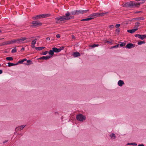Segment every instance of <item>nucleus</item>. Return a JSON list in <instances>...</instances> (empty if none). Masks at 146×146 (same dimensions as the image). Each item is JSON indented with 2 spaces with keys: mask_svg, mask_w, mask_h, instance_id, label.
Listing matches in <instances>:
<instances>
[{
  "mask_svg": "<svg viewBox=\"0 0 146 146\" xmlns=\"http://www.w3.org/2000/svg\"><path fill=\"white\" fill-rule=\"evenodd\" d=\"M73 18V17L70 16V13L67 12L65 14V15L61 16L56 18L57 22H64L66 21L69 20Z\"/></svg>",
  "mask_w": 146,
  "mask_h": 146,
  "instance_id": "nucleus-1",
  "label": "nucleus"
},
{
  "mask_svg": "<svg viewBox=\"0 0 146 146\" xmlns=\"http://www.w3.org/2000/svg\"><path fill=\"white\" fill-rule=\"evenodd\" d=\"M140 4V3H135V2L131 1L123 5V6L126 7H139Z\"/></svg>",
  "mask_w": 146,
  "mask_h": 146,
  "instance_id": "nucleus-2",
  "label": "nucleus"
},
{
  "mask_svg": "<svg viewBox=\"0 0 146 146\" xmlns=\"http://www.w3.org/2000/svg\"><path fill=\"white\" fill-rule=\"evenodd\" d=\"M89 10H76L74 11L71 12V14L73 15H78L80 14H83L86 13Z\"/></svg>",
  "mask_w": 146,
  "mask_h": 146,
  "instance_id": "nucleus-3",
  "label": "nucleus"
},
{
  "mask_svg": "<svg viewBox=\"0 0 146 146\" xmlns=\"http://www.w3.org/2000/svg\"><path fill=\"white\" fill-rule=\"evenodd\" d=\"M48 14H46L37 15L33 17H32V19L33 20H38L41 19L46 18L48 17Z\"/></svg>",
  "mask_w": 146,
  "mask_h": 146,
  "instance_id": "nucleus-4",
  "label": "nucleus"
},
{
  "mask_svg": "<svg viewBox=\"0 0 146 146\" xmlns=\"http://www.w3.org/2000/svg\"><path fill=\"white\" fill-rule=\"evenodd\" d=\"M76 118L78 121L80 122H83L85 120L86 117L82 114H80L76 115Z\"/></svg>",
  "mask_w": 146,
  "mask_h": 146,
  "instance_id": "nucleus-5",
  "label": "nucleus"
},
{
  "mask_svg": "<svg viewBox=\"0 0 146 146\" xmlns=\"http://www.w3.org/2000/svg\"><path fill=\"white\" fill-rule=\"evenodd\" d=\"M32 24L33 25L31 27H40L42 26V24L39 21H34L32 22Z\"/></svg>",
  "mask_w": 146,
  "mask_h": 146,
  "instance_id": "nucleus-6",
  "label": "nucleus"
},
{
  "mask_svg": "<svg viewBox=\"0 0 146 146\" xmlns=\"http://www.w3.org/2000/svg\"><path fill=\"white\" fill-rule=\"evenodd\" d=\"M110 139L111 140H115L116 138V135L113 133H111L109 135Z\"/></svg>",
  "mask_w": 146,
  "mask_h": 146,
  "instance_id": "nucleus-7",
  "label": "nucleus"
},
{
  "mask_svg": "<svg viewBox=\"0 0 146 146\" xmlns=\"http://www.w3.org/2000/svg\"><path fill=\"white\" fill-rule=\"evenodd\" d=\"M135 36L136 37H138L139 38L142 40L143 39L146 37V35H140L139 34H136L135 35Z\"/></svg>",
  "mask_w": 146,
  "mask_h": 146,
  "instance_id": "nucleus-8",
  "label": "nucleus"
},
{
  "mask_svg": "<svg viewBox=\"0 0 146 146\" xmlns=\"http://www.w3.org/2000/svg\"><path fill=\"white\" fill-rule=\"evenodd\" d=\"M26 38L25 37H23L21 38H20L17 39V40L18 41V43H23V41L26 40Z\"/></svg>",
  "mask_w": 146,
  "mask_h": 146,
  "instance_id": "nucleus-9",
  "label": "nucleus"
},
{
  "mask_svg": "<svg viewBox=\"0 0 146 146\" xmlns=\"http://www.w3.org/2000/svg\"><path fill=\"white\" fill-rule=\"evenodd\" d=\"M52 57L51 56H43L42 57L39 58L38 59V60H41V59H44L45 60H47L50 58Z\"/></svg>",
  "mask_w": 146,
  "mask_h": 146,
  "instance_id": "nucleus-10",
  "label": "nucleus"
},
{
  "mask_svg": "<svg viewBox=\"0 0 146 146\" xmlns=\"http://www.w3.org/2000/svg\"><path fill=\"white\" fill-rule=\"evenodd\" d=\"M18 43V41L17 39H14L11 41H8L7 42V44H11L12 43Z\"/></svg>",
  "mask_w": 146,
  "mask_h": 146,
  "instance_id": "nucleus-11",
  "label": "nucleus"
},
{
  "mask_svg": "<svg viewBox=\"0 0 146 146\" xmlns=\"http://www.w3.org/2000/svg\"><path fill=\"white\" fill-rule=\"evenodd\" d=\"M26 126L25 125H23L18 127L16 128V130L20 131L23 129Z\"/></svg>",
  "mask_w": 146,
  "mask_h": 146,
  "instance_id": "nucleus-12",
  "label": "nucleus"
},
{
  "mask_svg": "<svg viewBox=\"0 0 146 146\" xmlns=\"http://www.w3.org/2000/svg\"><path fill=\"white\" fill-rule=\"evenodd\" d=\"M134 47L133 44L131 43L127 44L126 45V47L128 49L133 48Z\"/></svg>",
  "mask_w": 146,
  "mask_h": 146,
  "instance_id": "nucleus-13",
  "label": "nucleus"
},
{
  "mask_svg": "<svg viewBox=\"0 0 146 146\" xmlns=\"http://www.w3.org/2000/svg\"><path fill=\"white\" fill-rule=\"evenodd\" d=\"M117 84L119 86L121 87L124 84V83L123 81L120 80L118 81Z\"/></svg>",
  "mask_w": 146,
  "mask_h": 146,
  "instance_id": "nucleus-14",
  "label": "nucleus"
},
{
  "mask_svg": "<svg viewBox=\"0 0 146 146\" xmlns=\"http://www.w3.org/2000/svg\"><path fill=\"white\" fill-rule=\"evenodd\" d=\"M137 30L138 29L137 28H136L128 30H127V31L130 33H133Z\"/></svg>",
  "mask_w": 146,
  "mask_h": 146,
  "instance_id": "nucleus-15",
  "label": "nucleus"
},
{
  "mask_svg": "<svg viewBox=\"0 0 146 146\" xmlns=\"http://www.w3.org/2000/svg\"><path fill=\"white\" fill-rule=\"evenodd\" d=\"M98 13H95L91 14L89 16L90 17H98Z\"/></svg>",
  "mask_w": 146,
  "mask_h": 146,
  "instance_id": "nucleus-16",
  "label": "nucleus"
},
{
  "mask_svg": "<svg viewBox=\"0 0 146 146\" xmlns=\"http://www.w3.org/2000/svg\"><path fill=\"white\" fill-rule=\"evenodd\" d=\"M72 55L74 57H77L79 56H80V54L78 52H75L73 53Z\"/></svg>",
  "mask_w": 146,
  "mask_h": 146,
  "instance_id": "nucleus-17",
  "label": "nucleus"
},
{
  "mask_svg": "<svg viewBox=\"0 0 146 146\" xmlns=\"http://www.w3.org/2000/svg\"><path fill=\"white\" fill-rule=\"evenodd\" d=\"M54 52H60L58 48H56L54 47L52 48Z\"/></svg>",
  "mask_w": 146,
  "mask_h": 146,
  "instance_id": "nucleus-18",
  "label": "nucleus"
},
{
  "mask_svg": "<svg viewBox=\"0 0 146 146\" xmlns=\"http://www.w3.org/2000/svg\"><path fill=\"white\" fill-rule=\"evenodd\" d=\"M93 19V17H89L88 18L83 19L81 20V21H89L90 20L92 19Z\"/></svg>",
  "mask_w": 146,
  "mask_h": 146,
  "instance_id": "nucleus-19",
  "label": "nucleus"
},
{
  "mask_svg": "<svg viewBox=\"0 0 146 146\" xmlns=\"http://www.w3.org/2000/svg\"><path fill=\"white\" fill-rule=\"evenodd\" d=\"M45 48L44 47H36L35 49L37 50H42Z\"/></svg>",
  "mask_w": 146,
  "mask_h": 146,
  "instance_id": "nucleus-20",
  "label": "nucleus"
},
{
  "mask_svg": "<svg viewBox=\"0 0 146 146\" xmlns=\"http://www.w3.org/2000/svg\"><path fill=\"white\" fill-rule=\"evenodd\" d=\"M135 20H142L144 19V18L143 17L136 18L134 19Z\"/></svg>",
  "mask_w": 146,
  "mask_h": 146,
  "instance_id": "nucleus-21",
  "label": "nucleus"
},
{
  "mask_svg": "<svg viewBox=\"0 0 146 146\" xmlns=\"http://www.w3.org/2000/svg\"><path fill=\"white\" fill-rule=\"evenodd\" d=\"M8 66L9 67L16 65L17 64H14L13 63H11L10 62H9L8 63Z\"/></svg>",
  "mask_w": 146,
  "mask_h": 146,
  "instance_id": "nucleus-22",
  "label": "nucleus"
},
{
  "mask_svg": "<svg viewBox=\"0 0 146 146\" xmlns=\"http://www.w3.org/2000/svg\"><path fill=\"white\" fill-rule=\"evenodd\" d=\"M49 54L52 56H53V55L54 54V52L53 51V50L52 49V50H50L49 52Z\"/></svg>",
  "mask_w": 146,
  "mask_h": 146,
  "instance_id": "nucleus-23",
  "label": "nucleus"
},
{
  "mask_svg": "<svg viewBox=\"0 0 146 146\" xmlns=\"http://www.w3.org/2000/svg\"><path fill=\"white\" fill-rule=\"evenodd\" d=\"M134 145L136 146L137 145V143H128L127 144V145Z\"/></svg>",
  "mask_w": 146,
  "mask_h": 146,
  "instance_id": "nucleus-24",
  "label": "nucleus"
},
{
  "mask_svg": "<svg viewBox=\"0 0 146 146\" xmlns=\"http://www.w3.org/2000/svg\"><path fill=\"white\" fill-rule=\"evenodd\" d=\"M99 45L98 44H94L93 45H90V47H91L92 48H94V47H97V46H99Z\"/></svg>",
  "mask_w": 146,
  "mask_h": 146,
  "instance_id": "nucleus-25",
  "label": "nucleus"
},
{
  "mask_svg": "<svg viewBox=\"0 0 146 146\" xmlns=\"http://www.w3.org/2000/svg\"><path fill=\"white\" fill-rule=\"evenodd\" d=\"M106 14V13H98V17L99 16H103L105 15Z\"/></svg>",
  "mask_w": 146,
  "mask_h": 146,
  "instance_id": "nucleus-26",
  "label": "nucleus"
},
{
  "mask_svg": "<svg viewBox=\"0 0 146 146\" xmlns=\"http://www.w3.org/2000/svg\"><path fill=\"white\" fill-rule=\"evenodd\" d=\"M6 59L8 60H13V58L11 57H7L6 58Z\"/></svg>",
  "mask_w": 146,
  "mask_h": 146,
  "instance_id": "nucleus-27",
  "label": "nucleus"
},
{
  "mask_svg": "<svg viewBox=\"0 0 146 146\" xmlns=\"http://www.w3.org/2000/svg\"><path fill=\"white\" fill-rule=\"evenodd\" d=\"M145 43V42L144 41H140L138 42V44L139 45H141L143 44H144Z\"/></svg>",
  "mask_w": 146,
  "mask_h": 146,
  "instance_id": "nucleus-28",
  "label": "nucleus"
},
{
  "mask_svg": "<svg viewBox=\"0 0 146 146\" xmlns=\"http://www.w3.org/2000/svg\"><path fill=\"white\" fill-rule=\"evenodd\" d=\"M48 52L47 51H45L44 52H42L41 54L43 55H46L47 54Z\"/></svg>",
  "mask_w": 146,
  "mask_h": 146,
  "instance_id": "nucleus-29",
  "label": "nucleus"
},
{
  "mask_svg": "<svg viewBox=\"0 0 146 146\" xmlns=\"http://www.w3.org/2000/svg\"><path fill=\"white\" fill-rule=\"evenodd\" d=\"M36 39H35L33 40L32 42V44L33 45H35L36 44Z\"/></svg>",
  "mask_w": 146,
  "mask_h": 146,
  "instance_id": "nucleus-30",
  "label": "nucleus"
},
{
  "mask_svg": "<svg viewBox=\"0 0 146 146\" xmlns=\"http://www.w3.org/2000/svg\"><path fill=\"white\" fill-rule=\"evenodd\" d=\"M17 51V49L16 48L13 49L11 51V52L12 53H14L16 52Z\"/></svg>",
  "mask_w": 146,
  "mask_h": 146,
  "instance_id": "nucleus-31",
  "label": "nucleus"
},
{
  "mask_svg": "<svg viewBox=\"0 0 146 146\" xmlns=\"http://www.w3.org/2000/svg\"><path fill=\"white\" fill-rule=\"evenodd\" d=\"M139 26V22H137L135 24V27H137Z\"/></svg>",
  "mask_w": 146,
  "mask_h": 146,
  "instance_id": "nucleus-32",
  "label": "nucleus"
},
{
  "mask_svg": "<svg viewBox=\"0 0 146 146\" xmlns=\"http://www.w3.org/2000/svg\"><path fill=\"white\" fill-rule=\"evenodd\" d=\"M119 45V44H118L116 45L113 46H112L111 47V48H117L118 47Z\"/></svg>",
  "mask_w": 146,
  "mask_h": 146,
  "instance_id": "nucleus-33",
  "label": "nucleus"
},
{
  "mask_svg": "<svg viewBox=\"0 0 146 146\" xmlns=\"http://www.w3.org/2000/svg\"><path fill=\"white\" fill-rule=\"evenodd\" d=\"M23 62L22 60H19L18 62H17V63H16V64H17V65L19 63H22Z\"/></svg>",
  "mask_w": 146,
  "mask_h": 146,
  "instance_id": "nucleus-34",
  "label": "nucleus"
},
{
  "mask_svg": "<svg viewBox=\"0 0 146 146\" xmlns=\"http://www.w3.org/2000/svg\"><path fill=\"white\" fill-rule=\"evenodd\" d=\"M64 46H62L59 48V51L60 52L62 50H63L64 49Z\"/></svg>",
  "mask_w": 146,
  "mask_h": 146,
  "instance_id": "nucleus-35",
  "label": "nucleus"
},
{
  "mask_svg": "<svg viewBox=\"0 0 146 146\" xmlns=\"http://www.w3.org/2000/svg\"><path fill=\"white\" fill-rule=\"evenodd\" d=\"M120 46L122 47L125 45V44L124 43H121L119 44Z\"/></svg>",
  "mask_w": 146,
  "mask_h": 146,
  "instance_id": "nucleus-36",
  "label": "nucleus"
},
{
  "mask_svg": "<svg viewBox=\"0 0 146 146\" xmlns=\"http://www.w3.org/2000/svg\"><path fill=\"white\" fill-rule=\"evenodd\" d=\"M121 25L119 24H117L115 25V27H119Z\"/></svg>",
  "mask_w": 146,
  "mask_h": 146,
  "instance_id": "nucleus-37",
  "label": "nucleus"
},
{
  "mask_svg": "<svg viewBox=\"0 0 146 146\" xmlns=\"http://www.w3.org/2000/svg\"><path fill=\"white\" fill-rule=\"evenodd\" d=\"M120 31V29L119 28H118L116 30V32L117 33H118Z\"/></svg>",
  "mask_w": 146,
  "mask_h": 146,
  "instance_id": "nucleus-38",
  "label": "nucleus"
},
{
  "mask_svg": "<svg viewBox=\"0 0 146 146\" xmlns=\"http://www.w3.org/2000/svg\"><path fill=\"white\" fill-rule=\"evenodd\" d=\"M140 1H141L142 2L140 3H140V4L141 3H143L145 2V1H146V0H140Z\"/></svg>",
  "mask_w": 146,
  "mask_h": 146,
  "instance_id": "nucleus-39",
  "label": "nucleus"
},
{
  "mask_svg": "<svg viewBox=\"0 0 146 146\" xmlns=\"http://www.w3.org/2000/svg\"><path fill=\"white\" fill-rule=\"evenodd\" d=\"M27 62L29 63V64H26L27 65H29L30 64V62H31V60H28L27 61Z\"/></svg>",
  "mask_w": 146,
  "mask_h": 146,
  "instance_id": "nucleus-40",
  "label": "nucleus"
},
{
  "mask_svg": "<svg viewBox=\"0 0 146 146\" xmlns=\"http://www.w3.org/2000/svg\"><path fill=\"white\" fill-rule=\"evenodd\" d=\"M105 42V43H106V42H108V43H110L111 44H113V43L112 42V41H106V42Z\"/></svg>",
  "mask_w": 146,
  "mask_h": 146,
  "instance_id": "nucleus-41",
  "label": "nucleus"
},
{
  "mask_svg": "<svg viewBox=\"0 0 146 146\" xmlns=\"http://www.w3.org/2000/svg\"><path fill=\"white\" fill-rule=\"evenodd\" d=\"M115 26L114 25H112L109 26V27H114Z\"/></svg>",
  "mask_w": 146,
  "mask_h": 146,
  "instance_id": "nucleus-42",
  "label": "nucleus"
},
{
  "mask_svg": "<svg viewBox=\"0 0 146 146\" xmlns=\"http://www.w3.org/2000/svg\"><path fill=\"white\" fill-rule=\"evenodd\" d=\"M56 36L58 38H59L60 37V36L59 34H58L56 35Z\"/></svg>",
  "mask_w": 146,
  "mask_h": 146,
  "instance_id": "nucleus-43",
  "label": "nucleus"
},
{
  "mask_svg": "<svg viewBox=\"0 0 146 146\" xmlns=\"http://www.w3.org/2000/svg\"><path fill=\"white\" fill-rule=\"evenodd\" d=\"M138 146H144L143 144H140L138 145Z\"/></svg>",
  "mask_w": 146,
  "mask_h": 146,
  "instance_id": "nucleus-44",
  "label": "nucleus"
},
{
  "mask_svg": "<svg viewBox=\"0 0 146 146\" xmlns=\"http://www.w3.org/2000/svg\"><path fill=\"white\" fill-rule=\"evenodd\" d=\"M23 61V62L26 61L27 60V59L26 58L24 59H23L22 60Z\"/></svg>",
  "mask_w": 146,
  "mask_h": 146,
  "instance_id": "nucleus-45",
  "label": "nucleus"
},
{
  "mask_svg": "<svg viewBox=\"0 0 146 146\" xmlns=\"http://www.w3.org/2000/svg\"><path fill=\"white\" fill-rule=\"evenodd\" d=\"M46 39L47 40L49 41L50 40V38L49 37H47Z\"/></svg>",
  "mask_w": 146,
  "mask_h": 146,
  "instance_id": "nucleus-46",
  "label": "nucleus"
},
{
  "mask_svg": "<svg viewBox=\"0 0 146 146\" xmlns=\"http://www.w3.org/2000/svg\"><path fill=\"white\" fill-rule=\"evenodd\" d=\"M31 46L32 48H34L35 47V46L34 45L32 44Z\"/></svg>",
  "mask_w": 146,
  "mask_h": 146,
  "instance_id": "nucleus-47",
  "label": "nucleus"
},
{
  "mask_svg": "<svg viewBox=\"0 0 146 146\" xmlns=\"http://www.w3.org/2000/svg\"><path fill=\"white\" fill-rule=\"evenodd\" d=\"M3 73L2 70H0V74H1Z\"/></svg>",
  "mask_w": 146,
  "mask_h": 146,
  "instance_id": "nucleus-48",
  "label": "nucleus"
},
{
  "mask_svg": "<svg viewBox=\"0 0 146 146\" xmlns=\"http://www.w3.org/2000/svg\"><path fill=\"white\" fill-rule=\"evenodd\" d=\"M141 11H137V12H135V13H140V12H141Z\"/></svg>",
  "mask_w": 146,
  "mask_h": 146,
  "instance_id": "nucleus-49",
  "label": "nucleus"
},
{
  "mask_svg": "<svg viewBox=\"0 0 146 146\" xmlns=\"http://www.w3.org/2000/svg\"><path fill=\"white\" fill-rule=\"evenodd\" d=\"M25 49V48H22L21 49V51H23V50H24Z\"/></svg>",
  "mask_w": 146,
  "mask_h": 146,
  "instance_id": "nucleus-50",
  "label": "nucleus"
},
{
  "mask_svg": "<svg viewBox=\"0 0 146 146\" xmlns=\"http://www.w3.org/2000/svg\"><path fill=\"white\" fill-rule=\"evenodd\" d=\"M7 142V140H5L4 141H3V143H6Z\"/></svg>",
  "mask_w": 146,
  "mask_h": 146,
  "instance_id": "nucleus-51",
  "label": "nucleus"
},
{
  "mask_svg": "<svg viewBox=\"0 0 146 146\" xmlns=\"http://www.w3.org/2000/svg\"><path fill=\"white\" fill-rule=\"evenodd\" d=\"M72 38H74V35H72Z\"/></svg>",
  "mask_w": 146,
  "mask_h": 146,
  "instance_id": "nucleus-52",
  "label": "nucleus"
},
{
  "mask_svg": "<svg viewBox=\"0 0 146 146\" xmlns=\"http://www.w3.org/2000/svg\"><path fill=\"white\" fill-rule=\"evenodd\" d=\"M108 13V12H106V13H106V14H107Z\"/></svg>",
  "mask_w": 146,
  "mask_h": 146,
  "instance_id": "nucleus-53",
  "label": "nucleus"
},
{
  "mask_svg": "<svg viewBox=\"0 0 146 146\" xmlns=\"http://www.w3.org/2000/svg\"><path fill=\"white\" fill-rule=\"evenodd\" d=\"M135 0L137 1H140V0Z\"/></svg>",
  "mask_w": 146,
  "mask_h": 146,
  "instance_id": "nucleus-54",
  "label": "nucleus"
},
{
  "mask_svg": "<svg viewBox=\"0 0 146 146\" xmlns=\"http://www.w3.org/2000/svg\"><path fill=\"white\" fill-rule=\"evenodd\" d=\"M56 113L58 114V112H55V114H56Z\"/></svg>",
  "mask_w": 146,
  "mask_h": 146,
  "instance_id": "nucleus-55",
  "label": "nucleus"
},
{
  "mask_svg": "<svg viewBox=\"0 0 146 146\" xmlns=\"http://www.w3.org/2000/svg\"><path fill=\"white\" fill-rule=\"evenodd\" d=\"M106 40H105H105H104V41H106Z\"/></svg>",
  "mask_w": 146,
  "mask_h": 146,
  "instance_id": "nucleus-56",
  "label": "nucleus"
},
{
  "mask_svg": "<svg viewBox=\"0 0 146 146\" xmlns=\"http://www.w3.org/2000/svg\"><path fill=\"white\" fill-rule=\"evenodd\" d=\"M1 32V30H0V33Z\"/></svg>",
  "mask_w": 146,
  "mask_h": 146,
  "instance_id": "nucleus-57",
  "label": "nucleus"
},
{
  "mask_svg": "<svg viewBox=\"0 0 146 146\" xmlns=\"http://www.w3.org/2000/svg\"><path fill=\"white\" fill-rule=\"evenodd\" d=\"M1 66V64H0V66Z\"/></svg>",
  "mask_w": 146,
  "mask_h": 146,
  "instance_id": "nucleus-58",
  "label": "nucleus"
}]
</instances>
